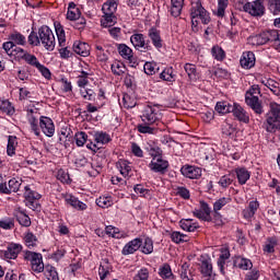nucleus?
Listing matches in <instances>:
<instances>
[{"instance_id":"54","label":"nucleus","mask_w":280,"mask_h":280,"mask_svg":"<svg viewBox=\"0 0 280 280\" xmlns=\"http://www.w3.org/2000/svg\"><path fill=\"white\" fill-rule=\"evenodd\" d=\"M275 246H277V238L276 237H269L267 238V242L264 246V253H275Z\"/></svg>"},{"instance_id":"50","label":"nucleus","mask_w":280,"mask_h":280,"mask_svg":"<svg viewBox=\"0 0 280 280\" xmlns=\"http://www.w3.org/2000/svg\"><path fill=\"white\" fill-rule=\"evenodd\" d=\"M171 240L175 244H184V242H189V236L182 234L180 232H173L171 234Z\"/></svg>"},{"instance_id":"59","label":"nucleus","mask_w":280,"mask_h":280,"mask_svg":"<svg viewBox=\"0 0 280 280\" xmlns=\"http://www.w3.org/2000/svg\"><path fill=\"white\" fill-rule=\"evenodd\" d=\"M24 61L26 65H30L31 67H35V69H37V67H39L40 61H38V58H36V56L27 52V55L24 58Z\"/></svg>"},{"instance_id":"11","label":"nucleus","mask_w":280,"mask_h":280,"mask_svg":"<svg viewBox=\"0 0 280 280\" xmlns=\"http://www.w3.org/2000/svg\"><path fill=\"white\" fill-rule=\"evenodd\" d=\"M192 213L195 218H198V220H202L203 222H211V208L209 207L208 202L200 201V209L195 210Z\"/></svg>"},{"instance_id":"7","label":"nucleus","mask_w":280,"mask_h":280,"mask_svg":"<svg viewBox=\"0 0 280 280\" xmlns=\"http://www.w3.org/2000/svg\"><path fill=\"white\" fill-rule=\"evenodd\" d=\"M26 117L35 137H40V128L38 127V119L40 120V117H44V116H40V112L38 110V108L27 109Z\"/></svg>"},{"instance_id":"46","label":"nucleus","mask_w":280,"mask_h":280,"mask_svg":"<svg viewBox=\"0 0 280 280\" xmlns=\"http://www.w3.org/2000/svg\"><path fill=\"white\" fill-rule=\"evenodd\" d=\"M18 143L19 142H16V137L9 136L8 147H7V154L9 156H14Z\"/></svg>"},{"instance_id":"16","label":"nucleus","mask_w":280,"mask_h":280,"mask_svg":"<svg viewBox=\"0 0 280 280\" xmlns=\"http://www.w3.org/2000/svg\"><path fill=\"white\" fill-rule=\"evenodd\" d=\"M141 244H142L141 238H135L130 241L124 246L121 250L122 255H135V253H137V250L141 248Z\"/></svg>"},{"instance_id":"18","label":"nucleus","mask_w":280,"mask_h":280,"mask_svg":"<svg viewBox=\"0 0 280 280\" xmlns=\"http://www.w3.org/2000/svg\"><path fill=\"white\" fill-rule=\"evenodd\" d=\"M21 250H23L21 244L12 243L8 246L7 250H4V257L5 259H16Z\"/></svg>"},{"instance_id":"13","label":"nucleus","mask_w":280,"mask_h":280,"mask_svg":"<svg viewBox=\"0 0 280 280\" xmlns=\"http://www.w3.org/2000/svg\"><path fill=\"white\" fill-rule=\"evenodd\" d=\"M180 172L186 178L196 179L202 176V170L198 166L186 165L182 167Z\"/></svg>"},{"instance_id":"23","label":"nucleus","mask_w":280,"mask_h":280,"mask_svg":"<svg viewBox=\"0 0 280 280\" xmlns=\"http://www.w3.org/2000/svg\"><path fill=\"white\" fill-rule=\"evenodd\" d=\"M159 276L161 277V279H164V280L176 279V277L174 276V272H172V267L170 266V264H164L160 267Z\"/></svg>"},{"instance_id":"28","label":"nucleus","mask_w":280,"mask_h":280,"mask_svg":"<svg viewBox=\"0 0 280 280\" xmlns=\"http://www.w3.org/2000/svg\"><path fill=\"white\" fill-rule=\"evenodd\" d=\"M264 36H265V43H273V45H276V47L279 45V38H280V34L278 31H266L262 32Z\"/></svg>"},{"instance_id":"14","label":"nucleus","mask_w":280,"mask_h":280,"mask_svg":"<svg viewBox=\"0 0 280 280\" xmlns=\"http://www.w3.org/2000/svg\"><path fill=\"white\" fill-rule=\"evenodd\" d=\"M14 218H16L19 224L21 226H32V220L30 219V215H27V212L21 208H16L13 212Z\"/></svg>"},{"instance_id":"5","label":"nucleus","mask_w":280,"mask_h":280,"mask_svg":"<svg viewBox=\"0 0 280 280\" xmlns=\"http://www.w3.org/2000/svg\"><path fill=\"white\" fill-rule=\"evenodd\" d=\"M24 202L28 209H32L33 211L40 209V203H38V200H40L42 196L35 190H32L30 186L24 187Z\"/></svg>"},{"instance_id":"43","label":"nucleus","mask_w":280,"mask_h":280,"mask_svg":"<svg viewBox=\"0 0 280 280\" xmlns=\"http://www.w3.org/2000/svg\"><path fill=\"white\" fill-rule=\"evenodd\" d=\"M211 54L214 57V60H218L219 62H222V60L226 58V52H224V49L220 46H213Z\"/></svg>"},{"instance_id":"55","label":"nucleus","mask_w":280,"mask_h":280,"mask_svg":"<svg viewBox=\"0 0 280 280\" xmlns=\"http://www.w3.org/2000/svg\"><path fill=\"white\" fill-rule=\"evenodd\" d=\"M94 137L96 143H102L103 145L106 143H110V136L106 132H96Z\"/></svg>"},{"instance_id":"42","label":"nucleus","mask_w":280,"mask_h":280,"mask_svg":"<svg viewBox=\"0 0 280 280\" xmlns=\"http://www.w3.org/2000/svg\"><path fill=\"white\" fill-rule=\"evenodd\" d=\"M226 8H229V0H218V9L214 11L215 16L224 18Z\"/></svg>"},{"instance_id":"35","label":"nucleus","mask_w":280,"mask_h":280,"mask_svg":"<svg viewBox=\"0 0 280 280\" xmlns=\"http://www.w3.org/2000/svg\"><path fill=\"white\" fill-rule=\"evenodd\" d=\"M140 248L144 255H152V253H154V242L152 238L147 237L142 241Z\"/></svg>"},{"instance_id":"21","label":"nucleus","mask_w":280,"mask_h":280,"mask_svg":"<svg viewBox=\"0 0 280 280\" xmlns=\"http://www.w3.org/2000/svg\"><path fill=\"white\" fill-rule=\"evenodd\" d=\"M73 51L83 58H86L91 54V46L86 43L75 42L73 44Z\"/></svg>"},{"instance_id":"26","label":"nucleus","mask_w":280,"mask_h":280,"mask_svg":"<svg viewBox=\"0 0 280 280\" xmlns=\"http://www.w3.org/2000/svg\"><path fill=\"white\" fill-rule=\"evenodd\" d=\"M179 224L180 229H183V231H188V233H194V231L200 229V225H198V223H194V220L191 219H182Z\"/></svg>"},{"instance_id":"56","label":"nucleus","mask_w":280,"mask_h":280,"mask_svg":"<svg viewBox=\"0 0 280 280\" xmlns=\"http://www.w3.org/2000/svg\"><path fill=\"white\" fill-rule=\"evenodd\" d=\"M24 241L27 248H34V246H36V242H38V238H36V235L33 233L28 232L26 233Z\"/></svg>"},{"instance_id":"63","label":"nucleus","mask_w":280,"mask_h":280,"mask_svg":"<svg viewBox=\"0 0 280 280\" xmlns=\"http://www.w3.org/2000/svg\"><path fill=\"white\" fill-rule=\"evenodd\" d=\"M184 69L189 78V80H196V67L191 63H186Z\"/></svg>"},{"instance_id":"25","label":"nucleus","mask_w":280,"mask_h":280,"mask_svg":"<svg viewBox=\"0 0 280 280\" xmlns=\"http://www.w3.org/2000/svg\"><path fill=\"white\" fill-rule=\"evenodd\" d=\"M231 258V252L229 250V248H222L221 249V254L220 257L218 259V266L220 268V271L225 275L224 272V266H226V259Z\"/></svg>"},{"instance_id":"20","label":"nucleus","mask_w":280,"mask_h":280,"mask_svg":"<svg viewBox=\"0 0 280 280\" xmlns=\"http://www.w3.org/2000/svg\"><path fill=\"white\" fill-rule=\"evenodd\" d=\"M149 38L155 49H161L163 47V39L161 38V32L159 30H149Z\"/></svg>"},{"instance_id":"37","label":"nucleus","mask_w":280,"mask_h":280,"mask_svg":"<svg viewBox=\"0 0 280 280\" xmlns=\"http://www.w3.org/2000/svg\"><path fill=\"white\" fill-rule=\"evenodd\" d=\"M248 44L253 45L254 47H257L259 45H266V37L264 35V33H260L258 35H253L250 37H248Z\"/></svg>"},{"instance_id":"9","label":"nucleus","mask_w":280,"mask_h":280,"mask_svg":"<svg viewBox=\"0 0 280 280\" xmlns=\"http://www.w3.org/2000/svg\"><path fill=\"white\" fill-rule=\"evenodd\" d=\"M153 156L151 163L149 164L150 170L152 172H165L167 167H170V163L165 160H163V156L161 154L151 153Z\"/></svg>"},{"instance_id":"64","label":"nucleus","mask_w":280,"mask_h":280,"mask_svg":"<svg viewBox=\"0 0 280 280\" xmlns=\"http://www.w3.org/2000/svg\"><path fill=\"white\" fill-rule=\"evenodd\" d=\"M150 271L145 268L140 269L138 273L133 277V280H149Z\"/></svg>"},{"instance_id":"30","label":"nucleus","mask_w":280,"mask_h":280,"mask_svg":"<svg viewBox=\"0 0 280 280\" xmlns=\"http://www.w3.org/2000/svg\"><path fill=\"white\" fill-rule=\"evenodd\" d=\"M118 52L121 58H124L125 60H129V62H132V48L128 47V45L119 44Z\"/></svg>"},{"instance_id":"33","label":"nucleus","mask_w":280,"mask_h":280,"mask_svg":"<svg viewBox=\"0 0 280 280\" xmlns=\"http://www.w3.org/2000/svg\"><path fill=\"white\" fill-rule=\"evenodd\" d=\"M215 110L220 115H226L233 110V104L229 102H218L215 105Z\"/></svg>"},{"instance_id":"47","label":"nucleus","mask_w":280,"mask_h":280,"mask_svg":"<svg viewBox=\"0 0 280 280\" xmlns=\"http://www.w3.org/2000/svg\"><path fill=\"white\" fill-rule=\"evenodd\" d=\"M267 8L271 12V14L279 15L280 14V0H266Z\"/></svg>"},{"instance_id":"24","label":"nucleus","mask_w":280,"mask_h":280,"mask_svg":"<svg viewBox=\"0 0 280 280\" xmlns=\"http://www.w3.org/2000/svg\"><path fill=\"white\" fill-rule=\"evenodd\" d=\"M200 272L205 279H211L213 275V265L208 259L202 260L200 265Z\"/></svg>"},{"instance_id":"19","label":"nucleus","mask_w":280,"mask_h":280,"mask_svg":"<svg viewBox=\"0 0 280 280\" xmlns=\"http://www.w3.org/2000/svg\"><path fill=\"white\" fill-rule=\"evenodd\" d=\"M63 198H65L67 205H70V207H73L74 209H78L79 211L86 210V203L78 200L75 198V196L67 194V195H63Z\"/></svg>"},{"instance_id":"45","label":"nucleus","mask_w":280,"mask_h":280,"mask_svg":"<svg viewBox=\"0 0 280 280\" xmlns=\"http://www.w3.org/2000/svg\"><path fill=\"white\" fill-rule=\"evenodd\" d=\"M96 58L100 62H106L108 60L109 52L108 50L104 49V47L96 45Z\"/></svg>"},{"instance_id":"1","label":"nucleus","mask_w":280,"mask_h":280,"mask_svg":"<svg viewBox=\"0 0 280 280\" xmlns=\"http://www.w3.org/2000/svg\"><path fill=\"white\" fill-rule=\"evenodd\" d=\"M190 16H191V25L192 27H198V20L200 19L203 25H209L211 23V16H209V12L202 8V4L197 2L190 9Z\"/></svg>"},{"instance_id":"38","label":"nucleus","mask_w":280,"mask_h":280,"mask_svg":"<svg viewBox=\"0 0 280 280\" xmlns=\"http://www.w3.org/2000/svg\"><path fill=\"white\" fill-rule=\"evenodd\" d=\"M117 23V16L115 14H104L101 19V25L102 27H113Z\"/></svg>"},{"instance_id":"15","label":"nucleus","mask_w":280,"mask_h":280,"mask_svg":"<svg viewBox=\"0 0 280 280\" xmlns=\"http://www.w3.org/2000/svg\"><path fill=\"white\" fill-rule=\"evenodd\" d=\"M241 67H243V69H253V67H255V52L254 51H245L243 52L242 57H241Z\"/></svg>"},{"instance_id":"6","label":"nucleus","mask_w":280,"mask_h":280,"mask_svg":"<svg viewBox=\"0 0 280 280\" xmlns=\"http://www.w3.org/2000/svg\"><path fill=\"white\" fill-rule=\"evenodd\" d=\"M244 12L250 14V16H264L266 14V7L264 0H255L253 2H246L243 5Z\"/></svg>"},{"instance_id":"40","label":"nucleus","mask_w":280,"mask_h":280,"mask_svg":"<svg viewBox=\"0 0 280 280\" xmlns=\"http://www.w3.org/2000/svg\"><path fill=\"white\" fill-rule=\"evenodd\" d=\"M234 266L236 268H240L241 270H248V269L253 268V262L250 261V259L237 258L234 261Z\"/></svg>"},{"instance_id":"48","label":"nucleus","mask_w":280,"mask_h":280,"mask_svg":"<svg viewBox=\"0 0 280 280\" xmlns=\"http://www.w3.org/2000/svg\"><path fill=\"white\" fill-rule=\"evenodd\" d=\"M56 34L58 37L59 46L65 47V43H67V36L65 35V28H62V25L57 24L55 26Z\"/></svg>"},{"instance_id":"22","label":"nucleus","mask_w":280,"mask_h":280,"mask_svg":"<svg viewBox=\"0 0 280 280\" xmlns=\"http://www.w3.org/2000/svg\"><path fill=\"white\" fill-rule=\"evenodd\" d=\"M80 16H82L80 9L75 5V3L70 2L67 12L68 21H78Z\"/></svg>"},{"instance_id":"10","label":"nucleus","mask_w":280,"mask_h":280,"mask_svg":"<svg viewBox=\"0 0 280 280\" xmlns=\"http://www.w3.org/2000/svg\"><path fill=\"white\" fill-rule=\"evenodd\" d=\"M39 127L46 137H54L56 132V126L51 118L44 116L39 118Z\"/></svg>"},{"instance_id":"17","label":"nucleus","mask_w":280,"mask_h":280,"mask_svg":"<svg viewBox=\"0 0 280 280\" xmlns=\"http://www.w3.org/2000/svg\"><path fill=\"white\" fill-rule=\"evenodd\" d=\"M233 109L231 113H233L234 117L238 119V121H243V124H248L250 121V117H248V114H246V110L243 109L242 106L238 104H233Z\"/></svg>"},{"instance_id":"32","label":"nucleus","mask_w":280,"mask_h":280,"mask_svg":"<svg viewBox=\"0 0 280 280\" xmlns=\"http://www.w3.org/2000/svg\"><path fill=\"white\" fill-rule=\"evenodd\" d=\"M116 166L119 168V172L121 174V176H129L130 172H132V167H130V163L126 160H119L116 163Z\"/></svg>"},{"instance_id":"53","label":"nucleus","mask_w":280,"mask_h":280,"mask_svg":"<svg viewBox=\"0 0 280 280\" xmlns=\"http://www.w3.org/2000/svg\"><path fill=\"white\" fill-rule=\"evenodd\" d=\"M122 106L124 108H135V106H137V98L125 94L122 97Z\"/></svg>"},{"instance_id":"57","label":"nucleus","mask_w":280,"mask_h":280,"mask_svg":"<svg viewBox=\"0 0 280 280\" xmlns=\"http://www.w3.org/2000/svg\"><path fill=\"white\" fill-rule=\"evenodd\" d=\"M9 191L10 194H16L19 189H21V180L16 178H12L8 183Z\"/></svg>"},{"instance_id":"51","label":"nucleus","mask_w":280,"mask_h":280,"mask_svg":"<svg viewBox=\"0 0 280 280\" xmlns=\"http://www.w3.org/2000/svg\"><path fill=\"white\" fill-rule=\"evenodd\" d=\"M112 73H114V75H124V73H126V66H124L122 62L115 61L112 63Z\"/></svg>"},{"instance_id":"58","label":"nucleus","mask_w":280,"mask_h":280,"mask_svg":"<svg viewBox=\"0 0 280 280\" xmlns=\"http://www.w3.org/2000/svg\"><path fill=\"white\" fill-rule=\"evenodd\" d=\"M74 139H75L77 145L79 148H82V145H84V143H86L89 136L86 135V132L80 131V132L75 133Z\"/></svg>"},{"instance_id":"62","label":"nucleus","mask_w":280,"mask_h":280,"mask_svg":"<svg viewBox=\"0 0 280 280\" xmlns=\"http://www.w3.org/2000/svg\"><path fill=\"white\" fill-rule=\"evenodd\" d=\"M98 275H100L101 280H105L106 277H108L110 275V268L108 267V265L106 262L101 264V266L98 268Z\"/></svg>"},{"instance_id":"8","label":"nucleus","mask_w":280,"mask_h":280,"mask_svg":"<svg viewBox=\"0 0 280 280\" xmlns=\"http://www.w3.org/2000/svg\"><path fill=\"white\" fill-rule=\"evenodd\" d=\"M130 43L133 45L135 49H138V51H152V46L145 43V35L141 33L131 35Z\"/></svg>"},{"instance_id":"52","label":"nucleus","mask_w":280,"mask_h":280,"mask_svg":"<svg viewBox=\"0 0 280 280\" xmlns=\"http://www.w3.org/2000/svg\"><path fill=\"white\" fill-rule=\"evenodd\" d=\"M233 180H235V175L233 174L223 175L219 180V185L223 187V189H226V187L233 184Z\"/></svg>"},{"instance_id":"12","label":"nucleus","mask_w":280,"mask_h":280,"mask_svg":"<svg viewBox=\"0 0 280 280\" xmlns=\"http://www.w3.org/2000/svg\"><path fill=\"white\" fill-rule=\"evenodd\" d=\"M245 102L247 106H249L254 110V113H256V115H261V113H264V107L261 106L258 96H253V94H246Z\"/></svg>"},{"instance_id":"3","label":"nucleus","mask_w":280,"mask_h":280,"mask_svg":"<svg viewBox=\"0 0 280 280\" xmlns=\"http://www.w3.org/2000/svg\"><path fill=\"white\" fill-rule=\"evenodd\" d=\"M161 109L159 105H147L142 112L141 119L143 124L155 125L161 121Z\"/></svg>"},{"instance_id":"27","label":"nucleus","mask_w":280,"mask_h":280,"mask_svg":"<svg viewBox=\"0 0 280 280\" xmlns=\"http://www.w3.org/2000/svg\"><path fill=\"white\" fill-rule=\"evenodd\" d=\"M235 174L240 185H246V183L250 178V172H248V170H246L245 167L236 168Z\"/></svg>"},{"instance_id":"4","label":"nucleus","mask_w":280,"mask_h":280,"mask_svg":"<svg viewBox=\"0 0 280 280\" xmlns=\"http://www.w3.org/2000/svg\"><path fill=\"white\" fill-rule=\"evenodd\" d=\"M25 261H30L33 272H43L45 262H43V254L36 252H24Z\"/></svg>"},{"instance_id":"44","label":"nucleus","mask_w":280,"mask_h":280,"mask_svg":"<svg viewBox=\"0 0 280 280\" xmlns=\"http://www.w3.org/2000/svg\"><path fill=\"white\" fill-rule=\"evenodd\" d=\"M180 279L182 280H194V275L191 269H189V264L184 262L180 268Z\"/></svg>"},{"instance_id":"41","label":"nucleus","mask_w":280,"mask_h":280,"mask_svg":"<svg viewBox=\"0 0 280 280\" xmlns=\"http://www.w3.org/2000/svg\"><path fill=\"white\" fill-rule=\"evenodd\" d=\"M262 84H265V86H267V89L271 91L273 95H280L279 82L269 79L267 81H262Z\"/></svg>"},{"instance_id":"29","label":"nucleus","mask_w":280,"mask_h":280,"mask_svg":"<svg viewBox=\"0 0 280 280\" xmlns=\"http://www.w3.org/2000/svg\"><path fill=\"white\" fill-rule=\"evenodd\" d=\"M183 3H185V0H171V14L175 19L180 16V13L183 12Z\"/></svg>"},{"instance_id":"34","label":"nucleus","mask_w":280,"mask_h":280,"mask_svg":"<svg viewBox=\"0 0 280 280\" xmlns=\"http://www.w3.org/2000/svg\"><path fill=\"white\" fill-rule=\"evenodd\" d=\"M102 12L107 16H110V14H115V12H117V2H115L114 0L105 2L102 7Z\"/></svg>"},{"instance_id":"31","label":"nucleus","mask_w":280,"mask_h":280,"mask_svg":"<svg viewBox=\"0 0 280 280\" xmlns=\"http://www.w3.org/2000/svg\"><path fill=\"white\" fill-rule=\"evenodd\" d=\"M160 80H163L164 82H176V74H174V68H165L160 73Z\"/></svg>"},{"instance_id":"2","label":"nucleus","mask_w":280,"mask_h":280,"mask_svg":"<svg viewBox=\"0 0 280 280\" xmlns=\"http://www.w3.org/2000/svg\"><path fill=\"white\" fill-rule=\"evenodd\" d=\"M39 43L47 49V51H54L56 48V36L49 26H42L38 30Z\"/></svg>"},{"instance_id":"39","label":"nucleus","mask_w":280,"mask_h":280,"mask_svg":"<svg viewBox=\"0 0 280 280\" xmlns=\"http://www.w3.org/2000/svg\"><path fill=\"white\" fill-rule=\"evenodd\" d=\"M97 207L101 209H108V207H113V197L110 196H103L96 199Z\"/></svg>"},{"instance_id":"61","label":"nucleus","mask_w":280,"mask_h":280,"mask_svg":"<svg viewBox=\"0 0 280 280\" xmlns=\"http://www.w3.org/2000/svg\"><path fill=\"white\" fill-rule=\"evenodd\" d=\"M45 275L48 280H59L58 271H56V267L46 266Z\"/></svg>"},{"instance_id":"49","label":"nucleus","mask_w":280,"mask_h":280,"mask_svg":"<svg viewBox=\"0 0 280 280\" xmlns=\"http://www.w3.org/2000/svg\"><path fill=\"white\" fill-rule=\"evenodd\" d=\"M0 110L5 115H14V106L7 100L0 101Z\"/></svg>"},{"instance_id":"60","label":"nucleus","mask_w":280,"mask_h":280,"mask_svg":"<svg viewBox=\"0 0 280 280\" xmlns=\"http://www.w3.org/2000/svg\"><path fill=\"white\" fill-rule=\"evenodd\" d=\"M10 39L15 45H25L27 43L23 34L16 32L10 35Z\"/></svg>"},{"instance_id":"36","label":"nucleus","mask_w":280,"mask_h":280,"mask_svg":"<svg viewBox=\"0 0 280 280\" xmlns=\"http://www.w3.org/2000/svg\"><path fill=\"white\" fill-rule=\"evenodd\" d=\"M138 132H140L141 135H154V130H156V128H154V125L152 124H148V122H143L137 126Z\"/></svg>"}]
</instances>
